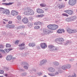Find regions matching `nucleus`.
Instances as JSON below:
<instances>
[{
	"instance_id": "obj_1",
	"label": "nucleus",
	"mask_w": 77,
	"mask_h": 77,
	"mask_svg": "<svg viewBox=\"0 0 77 77\" xmlns=\"http://www.w3.org/2000/svg\"><path fill=\"white\" fill-rule=\"evenodd\" d=\"M48 33H53V32L50 29L44 28L43 29V31L42 32V35H47Z\"/></svg>"
},
{
	"instance_id": "obj_2",
	"label": "nucleus",
	"mask_w": 77,
	"mask_h": 77,
	"mask_svg": "<svg viewBox=\"0 0 77 77\" xmlns=\"http://www.w3.org/2000/svg\"><path fill=\"white\" fill-rule=\"evenodd\" d=\"M0 12L2 14H5L6 13V15H9L10 12L9 11L8 9H6L3 8H0Z\"/></svg>"
},
{
	"instance_id": "obj_3",
	"label": "nucleus",
	"mask_w": 77,
	"mask_h": 77,
	"mask_svg": "<svg viewBox=\"0 0 77 77\" xmlns=\"http://www.w3.org/2000/svg\"><path fill=\"white\" fill-rule=\"evenodd\" d=\"M55 41L58 44H62L64 41V39L62 38H59L56 39Z\"/></svg>"
},
{
	"instance_id": "obj_4",
	"label": "nucleus",
	"mask_w": 77,
	"mask_h": 77,
	"mask_svg": "<svg viewBox=\"0 0 77 77\" xmlns=\"http://www.w3.org/2000/svg\"><path fill=\"white\" fill-rule=\"evenodd\" d=\"M22 65H23L24 66H23V68L26 70H27L29 69V65L26 62H22L21 63Z\"/></svg>"
},
{
	"instance_id": "obj_5",
	"label": "nucleus",
	"mask_w": 77,
	"mask_h": 77,
	"mask_svg": "<svg viewBox=\"0 0 77 77\" xmlns=\"http://www.w3.org/2000/svg\"><path fill=\"white\" fill-rule=\"evenodd\" d=\"M77 0H69V3L70 6H74L76 3Z\"/></svg>"
},
{
	"instance_id": "obj_6",
	"label": "nucleus",
	"mask_w": 77,
	"mask_h": 77,
	"mask_svg": "<svg viewBox=\"0 0 77 77\" xmlns=\"http://www.w3.org/2000/svg\"><path fill=\"white\" fill-rule=\"evenodd\" d=\"M40 47L42 48H47V45L45 44V43H42L40 44Z\"/></svg>"
},
{
	"instance_id": "obj_7",
	"label": "nucleus",
	"mask_w": 77,
	"mask_h": 77,
	"mask_svg": "<svg viewBox=\"0 0 77 77\" xmlns=\"http://www.w3.org/2000/svg\"><path fill=\"white\" fill-rule=\"evenodd\" d=\"M24 45H25V44L24 43L20 44L19 45V46L20 47V50H23V49H24V48H25Z\"/></svg>"
},
{
	"instance_id": "obj_8",
	"label": "nucleus",
	"mask_w": 77,
	"mask_h": 77,
	"mask_svg": "<svg viewBox=\"0 0 77 77\" xmlns=\"http://www.w3.org/2000/svg\"><path fill=\"white\" fill-rule=\"evenodd\" d=\"M64 12H66V13L68 14L69 15H71L73 14V11L71 10L65 11Z\"/></svg>"
},
{
	"instance_id": "obj_9",
	"label": "nucleus",
	"mask_w": 77,
	"mask_h": 77,
	"mask_svg": "<svg viewBox=\"0 0 77 77\" xmlns=\"http://www.w3.org/2000/svg\"><path fill=\"white\" fill-rule=\"evenodd\" d=\"M48 70L50 72H54L55 71V69L51 67L48 68Z\"/></svg>"
},
{
	"instance_id": "obj_10",
	"label": "nucleus",
	"mask_w": 77,
	"mask_h": 77,
	"mask_svg": "<svg viewBox=\"0 0 77 77\" xmlns=\"http://www.w3.org/2000/svg\"><path fill=\"white\" fill-rule=\"evenodd\" d=\"M36 11L38 14H43L44 11L42 9L38 8L36 9Z\"/></svg>"
},
{
	"instance_id": "obj_11",
	"label": "nucleus",
	"mask_w": 77,
	"mask_h": 77,
	"mask_svg": "<svg viewBox=\"0 0 77 77\" xmlns=\"http://www.w3.org/2000/svg\"><path fill=\"white\" fill-rule=\"evenodd\" d=\"M22 22L25 24H26L28 23V19L26 17H24L22 20Z\"/></svg>"
},
{
	"instance_id": "obj_12",
	"label": "nucleus",
	"mask_w": 77,
	"mask_h": 77,
	"mask_svg": "<svg viewBox=\"0 0 77 77\" xmlns=\"http://www.w3.org/2000/svg\"><path fill=\"white\" fill-rule=\"evenodd\" d=\"M12 58V56L11 55H9L7 57L6 59L7 60H11Z\"/></svg>"
},
{
	"instance_id": "obj_13",
	"label": "nucleus",
	"mask_w": 77,
	"mask_h": 77,
	"mask_svg": "<svg viewBox=\"0 0 77 77\" xmlns=\"http://www.w3.org/2000/svg\"><path fill=\"white\" fill-rule=\"evenodd\" d=\"M11 13L12 15H14V16H15L16 15H18V12L15 11H12Z\"/></svg>"
},
{
	"instance_id": "obj_14",
	"label": "nucleus",
	"mask_w": 77,
	"mask_h": 77,
	"mask_svg": "<svg viewBox=\"0 0 77 77\" xmlns=\"http://www.w3.org/2000/svg\"><path fill=\"white\" fill-rule=\"evenodd\" d=\"M58 26L56 25H52V30H56L57 28H58Z\"/></svg>"
},
{
	"instance_id": "obj_15",
	"label": "nucleus",
	"mask_w": 77,
	"mask_h": 77,
	"mask_svg": "<svg viewBox=\"0 0 77 77\" xmlns=\"http://www.w3.org/2000/svg\"><path fill=\"white\" fill-rule=\"evenodd\" d=\"M28 45L29 47H35L36 46V44L35 43H29Z\"/></svg>"
},
{
	"instance_id": "obj_16",
	"label": "nucleus",
	"mask_w": 77,
	"mask_h": 77,
	"mask_svg": "<svg viewBox=\"0 0 77 77\" xmlns=\"http://www.w3.org/2000/svg\"><path fill=\"white\" fill-rule=\"evenodd\" d=\"M57 50H58V47H55V46H54L53 48L51 50L52 51H56Z\"/></svg>"
},
{
	"instance_id": "obj_17",
	"label": "nucleus",
	"mask_w": 77,
	"mask_h": 77,
	"mask_svg": "<svg viewBox=\"0 0 77 77\" xmlns=\"http://www.w3.org/2000/svg\"><path fill=\"white\" fill-rule=\"evenodd\" d=\"M58 33H62V32H65V30L64 29H60L57 31Z\"/></svg>"
},
{
	"instance_id": "obj_18",
	"label": "nucleus",
	"mask_w": 77,
	"mask_h": 77,
	"mask_svg": "<svg viewBox=\"0 0 77 77\" xmlns=\"http://www.w3.org/2000/svg\"><path fill=\"white\" fill-rule=\"evenodd\" d=\"M24 28H25V26L24 25H22L17 26V30H19V29H24Z\"/></svg>"
},
{
	"instance_id": "obj_19",
	"label": "nucleus",
	"mask_w": 77,
	"mask_h": 77,
	"mask_svg": "<svg viewBox=\"0 0 77 77\" xmlns=\"http://www.w3.org/2000/svg\"><path fill=\"white\" fill-rule=\"evenodd\" d=\"M70 19L71 21H74V20H76V17L75 16H73V17H70Z\"/></svg>"
},
{
	"instance_id": "obj_20",
	"label": "nucleus",
	"mask_w": 77,
	"mask_h": 77,
	"mask_svg": "<svg viewBox=\"0 0 77 77\" xmlns=\"http://www.w3.org/2000/svg\"><path fill=\"white\" fill-rule=\"evenodd\" d=\"M33 23L29 22L28 23V26L29 27H32L33 26Z\"/></svg>"
},
{
	"instance_id": "obj_21",
	"label": "nucleus",
	"mask_w": 77,
	"mask_h": 77,
	"mask_svg": "<svg viewBox=\"0 0 77 77\" xmlns=\"http://www.w3.org/2000/svg\"><path fill=\"white\" fill-rule=\"evenodd\" d=\"M12 3L9 2V3H2L3 5H6V6H8L9 5H12Z\"/></svg>"
},
{
	"instance_id": "obj_22",
	"label": "nucleus",
	"mask_w": 77,
	"mask_h": 77,
	"mask_svg": "<svg viewBox=\"0 0 77 77\" xmlns=\"http://www.w3.org/2000/svg\"><path fill=\"white\" fill-rule=\"evenodd\" d=\"M67 32L69 33H72V29L69 28L67 30Z\"/></svg>"
},
{
	"instance_id": "obj_23",
	"label": "nucleus",
	"mask_w": 77,
	"mask_h": 77,
	"mask_svg": "<svg viewBox=\"0 0 77 77\" xmlns=\"http://www.w3.org/2000/svg\"><path fill=\"white\" fill-rule=\"evenodd\" d=\"M47 27L48 28V29H50V30H52V29H53V25H48L47 26Z\"/></svg>"
},
{
	"instance_id": "obj_24",
	"label": "nucleus",
	"mask_w": 77,
	"mask_h": 77,
	"mask_svg": "<svg viewBox=\"0 0 77 77\" xmlns=\"http://www.w3.org/2000/svg\"><path fill=\"white\" fill-rule=\"evenodd\" d=\"M59 7L60 9H62V8H65V4H61L59 6Z\"/></svg>"
},
{
	"instance_id": "obj_25",
	"label": "nucleus",
	"mask_w": 77,
	"mask_h": 77,
	"mask_svg": "<svg viewBox=\"0 0 77 77\" xmlns=\"http://www.w3.org/2000/svg\"><path fill=\"white\" fill-rule=\"evenodd\" d=\"M34 25H41L42 24V23L41 22L38 21L37 22H35L34 23Z\"/></svg>"
},
{
	"instance_id": "obj_26",
	"label": "nucleus",
	"mask_w": 77,
	"mask_h": 77,
	"mask_svg": "<svg viewBox=\"0 0 77 77\" xmlns=\"http://www.w3.org/2000/svg\"><path fill=\"white\" fill-rule=\"evenodd\" d=\"M66 69H69L71 68V65L69 64H67L66 65Z\"/></svg>"
},
{
	"instance_id": "obj_27",
	"label": "nucleus",
	"mask_w": 77,
	"mask_h": 77,
	"mask_svg": "<svg viewBox=\"0 0 77 77\" xmlns=\"http://www.w3.org/2000/svg\"><path fill=\"white\" fill-rule=\"evenodd\" d=\"M48 74L49 75H50V76H55V74L54 73H48Z\"/></svg>"
},
{
	"instance_id": "obj_28",
	"label": "nucleus",
	"mask_w": 77,
	"mask_h": 77,
	"mask_svg": "<svg viewBox=\"0 0 77 77\" xmlns=\"http://www.w3.org/2000/svg\"><path fill=\"white\" fill-rule=\"evenodd\" d=\"M61 68L62 69L64 70H66V65H64V66H62L61 67Z\"/></svg>"
},
{
	"instance_id": "obj_29",
	"label": "nucleus",
	"mask_w": 77,
	"mask_h": 77,
	"mask_svg": "<svg viewBox=\"0 0 77 77\" xmlns=\"http://www.w3.org/2000/svg\"><path fill=\"white\" fill-rule=\"evenodd\" d=\"M54 47V46L52 45H51L48 46V48H50V49H52V48H53Z\"/></svg>"
},
{
	"instance_id": "obj_30",
	"label": "nucleus",
	"mask_w": 77,
	"mask_h": 77,
	"mask_svg": "<svg viewBox=\"0 0 77 77\" xmlns=\"http://www.w3.org/2000/svg\"><path fill=\"white\" fill-rule=\"evenodd\" d=\"M28 9H27L26 11H25L24 13V14L25 15H29V13L28 11H27Z\"/></svg>"
},
{
	"instance_id": "obj_31",
	"label": "nucleus",
	"mask_w": 77,
	"mask_h": 77,
	"mask_svg": "<svg viewBox=\"0 0 77 77\" xmlns=\"http://www.w3.org/2000/svg\"><path fill=\"white\" fill-rule=\"evenodd\" d=\"M31 71H32V72H36V70L32 67L31 69Z\"/></svg>"
},
{
	"instance_id": "obj_32",
	"label": "nucleus",
	"mask_w": 77,
	"mask_h": 77,
	"mask_svg": "<svg viewBox=\"0 0 77 77\" xmlns=\"http://www.w3.org/2000/svg\"><path fill=\"white\" fill-rule=\"evenodd\" d=\"M66 21H68V22H69L70 21H71V20L70 17L67 18L66 20Z\"/></svg>"
},
{
	"instance_id": "obj_33",
	"label": "nucleus",
	"mask_w": 77,
	"mask_h": 77,
	"mask_svg": "<svg viewBox=\"0 0 77 77\" xmlns=\"http://www.w3.org/2000/svg\"><path fill=\"white\" fill-rule=\"evenodd\" d=\"M44 17V14H40L37 15V18H41V17Z\"/></svg>"
},
{
	"instance_id": "obj_34",
	"label": "nucleus",
	"mask_w": 77,
	"mask_h": 77,
	"mask_svg": "<svg viewBox=\"0 0 77 77\" xmlns=\"http://www.w3.org/2000/svg\"><path fill=\"white\" fill-rule=\"evenodd\" d=\"M17 19L18 20H20L21 19V17L20 15H18L17 17Z\"/></svg>"
},
{
	"instance_id": "obj_35",
	"label": "nucleus",
	"mask_w": 77,
	"mask_h": 77,
	"mask_svg": "<svg viewBox=\"0 0 77 77\" xmlns=\"http://www.w3.org/2000/svg\"><path fill=\"white\" fill-rule=\"evenodd\" d=\"M5 51H6V52H7V53H9V51H11V49H5Z\"/></svg>"
},
{
	"instance_id": "obj_36",
	"label": "nucleus",
	"mask_w": 77,
	"mask_h": 77,
	"mask_svg": "<svg viewBox=\"0 0 77 77\" xmlns=\"http://www.w3.org/2000/svg\"><path fill=\"white\" fill-rule=\"evenodd\" d=\"M32 10L31 9H28L27 11L28 12L29 15H30V13L32 11Z\"/></svg>"
},
{
	"instance_id": "obj_37",
	"label": "nucleus",
	"mask_w": 77,
	"mask_h": 77,
	"mask_svg": "<svg viewBox=\"0 0 77 77\" xmlns=\"http://www.w3.org/2000/svg\"><path fill=\"white\" fill-rule=\"evenodd\" d=\"M34 29H39L40 28V26L38 25H37L34 27Z\"/></svg>"
},
{
	"instance_id": "obj_38",
	"label": "nucleus",
	"mask_w": 77,
	"mask_h": 77,
	"mask_svg": "<svg viewBox=\"0 0 77 77\" xmlns=\"http://www.w3.org/2000/svg\"><path fill=\"white\" fill-rule=\"evenodd\" d=\"M27 75V73L26 72H24L21 74V75H22L23 76H26Z\"/></svg>"
},
{
	"instance_id": "obj_39",
	"label": "nucleus",
	"mask_w": 77,
	"mask_h": 77,
	"mask_svg": "<svg viewBox=\"0 0 77 77\" xmlns=\"http://www.w3.org/2000/svg\"><path fill=\"white\" fill-rule=\"evenodd\" d=\"M77 32V29H72V33H76Z\"/></svg>"
},
{
	"instance_id": "obj_40",
	"label": "nucleus",
	"mask_w": 77,
	"mask_h": 77,
	"mask_svg": "<svg viewBox=\"0 0 77 77\" xmlns=\"http://www.w3.org/2000/svg\"><path fill=\"white\" fill-rule=\"evenodd\" d=\"M40 6H41V7H45L46 5L45 4H40Z\"/></svg>"
},
{
	"instance_id": "obj_41",
	"label": "nucleus",
	"mask_w": 77,
	"mask_h": 77,
	"mask_svg": "<svg viewBox=\"0 0 77 77\" xmlns=\"http://www.w3.org/2000/svg\"><path fill=\"white\" fill-rule=\"evenodd\" d=\"M54 64L55 65H59V63L57 61H55L54 62Z\"/></svg>"
},
{
	"instance_id": "obj_42",
	"label": "nucleus",
	"mask_w": 77,
	"mask_h": 77,
	"mask_svg": "<svg viewBox=\"0 0 77 77\" xmlns=\"http://www.w3.org/2000/svg\"><path fill=\"white\" fill-rule=\"evenodd\" d=\"M6 47L9 48V47H11V45L10 44H6Z\"/></svg>"
},
{
	"instance_id": "obj_43",
	"label": "nucleus",
	"mask_w": 77,
	"mask_h": 77,
	"mask_svg": "<svg viewBox=\"0 0 77 77\" xmlns=\"http://www.w3.org/2000/svg\"><path fill=\"white\" fill-rule=\"evenodd\" d=\"M34 14V11L32 10L31 13L29 14V15H33Z\"/></svg>"
},
{
	"instance_id": "obj_44",
	"label": "nucleus",
	"mask_w": 77,
	"mask_h": 77,
	"mask_svg": "<svg viewBox=\"0 0 77 77\" xmlns=\"http://www.w3.org/2000/svg\"><path fill=\"white\" fill-rule=\"evenodd\" d=\"M34 14V11L32 10L31 13L29 14V15H33Z\"/></svg>"
},
{
	"instance_id": "obj_45",
	"label": "nucleus",
	"mask_w": 77,
	"mask_h": 77,
	"mask_svg": "<svg viewBox=\"0 0 77 77\" xmlns=\"http://www.w3.org/2000/svg\"><path fill=\"white\" fill-rule=\"evenodd\" d=\"M19 72H22V71H24V69L21 68H19L18 69Z\"/></svg>"
},
{
	"instance_id": "obj_46",
	"label": "nucleus",
	"mask_w": 77,
	"mask_h": 77,
	"mask_svg": "<svg viewBox=\"0 0 77 77\" xmlns=\"http://www.w3.org/2000/svg\"><path fill=\"white\" fill-rule=\"evenodd\" d=\"M11 29H12V28H14L15 27V25L14 24H11L10 25Z\"/></svg>"
},
{
	"instance_id": "obj_47",
	"label": "nucleus",
	"mask_w": 77,
	"mask_h": 77,
	"mask_svg": "<svg viewBox=\"0 0 77 77\" xmlns=\"http://www.w3.org/2000/svg\"><path fill=\"white\" fill-rule=\"evenodd\" d=\"M42 61L43 62V63H46V62H47V60L45 59L43 60H42Z\"/></svg>"
},
{
	"instance_id": "obj_48",
	"label": "nucleus",
	"mask_w": 77,
	"mask_h": 77,
	"mask_svg": "<svg viewBox=\"0 0 77 77\" xmlns=\"http://www.w3.org/2000/svg\"><path fill=\"white\" fill-rule=\"evenodd\" d=\"M72 77H76V74L75 73H74L72 76Z\"/></svg>"
},
{
	"instance_id": "obj_49",
	"label": "nucleus",
	"mask_w": 77,
	"mask_h": 77,
	"mask_svg": "<svg viewBox=\"0 0 77 77\" xmlns=\"http://www.w3.org/2000/svg\"><path fill=\"white\" fill-rule=\"evenodd\" d=\"M44 63L42 61H41L40 64H39V65L40 66H42L43 64H44Z\"/></svg>"
},
{
	"instance_id": "obj_50",
	"label": "nucleus",
	"mask_w": 77,
	"mask_h": 77,
	"mask_svg": "<svg viewBox=\"0 0 77 77\" xmlns=\"http://www.w3.org/2000/svg\"><path fill=\"white\" fill-rule=\"evenodd\" d=\"M44 63L42 61H41L40 64H39V65L40 66H42L43 64H44Z\"/></svg>"
},
{
	"instance_id": "obj_51",
	"label": "nucleus",
	"mask_w": 77,
	"mask_h": 77,
	"mask_svg": "<svg viewBox=\"0 0 77 77\" xmlns=\"http://www.w3.org/2000/svg\"><path fill=\"white\" fill-rule=\"evenodd\" d=\"M17 5H18V6H21L22 5V3L21 2H18L17 3Z\"/></svg>"
},
{
	"instance_id": "obj_52",
	"label": "nucleus",
	"mask_w": 77,
	"mask_h": 77,
	"mask_svg": "<svg viewBox=\"0 0 77 77\" xmlns=\"http://www.w3.org/2000/svg\"><path fill=\"white\" fill-rule=\"evenodd\" d=\"M4 73V71L3 70H0V74H3Z\"/></svg>"
},
{
	"instance_id": "obj_53",
	"label": "nucleus",
	"mask_w": 77,
	"mask_h": 77,
	"mask_svg": "<svg viewBox=\"0 0 77 77\" xmlns=\"http://www.w3.org/2000/svg\"><path fill=\"white\" fill-rule=\"evenodd\" d=\"M6 27L8 28H10L11 29V25H9V24H8L6 25Z\"/></svg>"
},
{
	"instance_id": "obj_54",
	"label": "nucleus",
	"mask_w": 77,
	"mask_h": 77,
	"mask_svg": "<svg viewBox=\"0 0 77 77\" xmlns=\"http://www.w3.org/2000/svg\"><path fill=\"white\" fill-rule=\"evenodd\" d=\"M37 74L38 75H42V73L41 72H38Z\"/></svg>"
},
{
	"instance_id": "obj_55",
	"label": "nucleus",
	"mask_w": 77,
	"mask_h": 77,
	"mask_svg": "<svg viewBox=\"0 0 77 77\" xmlns=\"http://www.w3.org/2000/svg\"><path fill=\"white\" fill-rule=\"evenodd\" d=\"M18 42H19V41H16L15 42V44L16 45H17V44H18Z\"/></svg>"
},
{
	"instance_id": "obj_56",
	"label": "nucleus",
	"mask_w": 77,
	"mask_h": 77,
	"mask_svg": "<svg viewBox=\"0 0 77 77\" xmlns=\"http://www.w3.org/2000/svg\"><path fill=\"white\" fill-rule=\"evenodd\" d=\"M63 15L64 16H66V17H68V15L66 14H63Z\"/></svg>"
},
{
	"instance_id": "obj_57",
	"label": "nucleus",
	"mask_w": 77,
	"mask_h": 77,
	"mask_svg": "<svg viewBox=\"0 0 77 77\" xmlns=\"http://www.w3.org/2000/svg\"><path fill=\"white\" fill-rule=\"evenodd\" d=\"M0 51L1 52H3L4 53H5V50H3L0 49Z\"/></svg>"
},
{
	"instance_id": "obj_58",
	"label": "nucleus",
	"mask_w": 77,
	"mask_h": 77,
	"mask_svg": "<svg viewBox=\"0 0 77 77\" xmlns=\"http://www.w3.org/2000/svg\"><path fill=\"white\" fill-rule=\"evenodd\" d=\"M3 48V46L2 45H0V49H2Z\"/></svg>"
},
{
	"instance_id": "obj_59",
	"label": "nucleus",
	"mask_w": 77,
	"mask_h": 77,
	"mask_svg": "<svg viewBox=\"0 0 77 77\" xmlns=\"http://www.w3.org/2000/svg\"><path fill=\"white\" fill-rule=\"evenodd\" d=\"M5 70H6V71H8V70H9V68H8L6 67L5 68Z\"/></svg>"
},
{
	"instance_id": "obj_60",
	"label": "nucleus",
	"mask_w": 77,
	"mask_h": 77,
	"mask_svg": "<svg viewBox=\"0 0 77 77\" xmlns=\"http://www.w3.org/2000/svg\"><path fill=\"white\" fill-rule=\"evenodd\" d=\"M12 21H9L8 22V24H12Z\"/></svg>"
},
{
	"instance_id": "obj_61",
	"label": "nucleus",
	"mask_w": 77,
	"mask_h": 77,
	"mask_svg": "<svg viewBox=\"0 0 77 77\" xmlns=\"http://www.w3.org/2000/svg\"><path fill=\"white\" fill-rule=\"evenodd\" d=\"M55 75H57V74H59V72H56L55 73Z\"/></svg>"
},
{
	"instance_id": "obj_62",
	"label": "nucleus",
	"mask_w": 77,
	"mask_h": 77,
	"mask_svg": "<svg viewBox=\"0 0 77 77\" xmlns=\"http://www.w3.org/2000/svg\"><path fill=\"white\" fill-rule=\"evenodd\" d=\"M5 77H8V74H5Z\"/></svg>"
},
{
	"instance_id": "obj_63",
	"label": "nucleus",
	"mask_w": 77,
	"mask_h": 77,
	"mask_svg": "<svg viewBox=\"0 0 77 77\" xmlns=\"http://www.w3.org/2000/svg\"><path fill=\"white\" fill-rule=\"evenodd\" d=\"M73 60L72 59H69V61H70V62H72Z\"/></svg>"
},
{
	"instance_id": "obj_64",
	"label": "nucleus",
	"mask_w": 77,
	"mask_h": 77,
	"mask_svg": "<svg viewBox=\"0 0 77 77\" xmlns=\"http://www.w3.org/2000/svg\"><path fill=\"white\" fill-rule=\"evenodd\" d=\"M37 48H38L39 49V48H40V47L39 46H37Z\"/></svg>"
}]
</instances>
